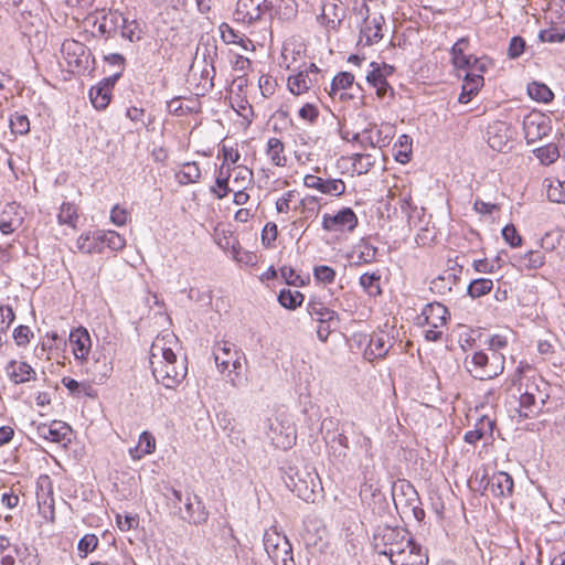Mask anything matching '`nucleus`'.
<instances>
[{"mask_svg": "<svg viewBox=\"0 0 565 565\" xmlns=\"http://www.w3.org/2000/svg\"><path fill=\"white\" fill-rule=\"evenodd\" d=\"M157 339L150 350V364L157 383L166 388H175L186 376L185 360H178L172 349Z\"/></svg>", "mask_w": 565, "mask_h": 565, "instance_id": "1", "label": "nucleus"}, {"mask_svg": "<svg viewBox=\"0 0 565 565\" xmlns=\"http://www.w3.org/2000/svg\"><path fill=\"white\" fill-rule=\"evenodd\" d=\"M282 479L287 488L296 493L298 498L306 502H315L319 477L313 468L301 461L289 463L284 469Z\"/></svg>", "mask_w": 565, "mask_h": 565, "instance_id": "2", "label": "nucleus"}, {"mask_svg": "<svg viewBox=\"0 0 565 565\" xmlns=\"http://www.w3.org/2000/svg\"><path fill=\"white\" fill-rule=\"evenodd\" d=\"M467 371L477 380L487 381L497 377L504 370V355L500 352H475L470 359H466Z\"/></svg>", "mask_w": 565, "mask_h": 565, "instance_id": "3", "label": "nucleus"}, {"mask_svg": "<svg viewBox=\"0 0 565 565\" xmlns=\"http://www.w3.org/2000/svg\"><path fill=\"white\" fill-rule=\"evenodd\" d=\"M352 339L359 348L365 345L363 356L370 362L385 358L394 345V338L385 331L373 332L372 334L355 333Z\"/></svg>", "mask_w": 565, "mask_h": 565, "instance_id": "4", "label": "nucleus"}, {"mask_svg": "<svg viewBox=\"0 0 565 565\" xmlns=\"http://www.w3.org/2000/svg\"><path fill=\"white\" fill-rule=\"evenodd\" d=\"M449 318V311L446 306L440 302L428 303L424 307L422 315L419 316V323L429 327L425 331V338L428 341H438L443 335L440 330L445 327L447 319Z\"/></svg>", "mask_w": 565, "mask_h": 565, "instance_id": "5", "label": "nucleus"}, {"mask_svg": "<svg viewBox=\"0 0 565 565\" xmlns=\"http://www.w3.org/2000/svg\"><path fill=\"white\" fill-rule=\"evenodd\" d=\"M264 547L275 565H294L292 548L286 536L266 532Z\"/></svg>", "mask_w": 565, "mask_h": 565, "instance_id": "6", "label": "nucleus"}, {"mask_svg": "<svg viewBox=\"0 0 565 565\" xmlns=\"http://www.w3.org/2000/svg\"><path fill=\"white\" fill-rule=\"evenodd\" d=\"M267 435L276 448L285 450L291 448L297 438L296 428L288 420L275 419L271 422Z\"/></svg>", "mask_w": 565, "mask_h": 565, "instance_id": "7", "label": "nucleus"}, {"mask_svg": "<svg viewBox=\"0 0 565 565\" xmlns=\"http://www.w3.org/2000/svg\"><path fill=\"white\" fill-rule=\"evenodd\" d=\"M322 228L328 232H352L358 226V216L351 207H343L337 214H323Z\"/></svg>", "mask_w": 565, "mask_h": 565, "instance_id": "8", "label": "nucleus"}, {"mask_svg": "<svg viewBox=\"0 0 565 565\" xmlns=\"http://www.w3.org/2000/svg\"><path fill=\"white\" fill-rule=\"evenodd\" d=\"M62 53L73 73L86 70L89 52L83 43L67 40L62 44Z\"/></svg>", "mask_w": 565, "mask_h": 565, "instance_id": "9", "label": "nucleus"}, {"mask_svg": "<svg viewBox=\"0 0 565 565\" xmlns=\"http://www.w3.org/2000/svg\"><path fill=\"white\" fill-rule=\"evenodd\" d=\"M523 130L526 142L534 143L551 132V119L541 113L530 114L523 120Z\"/></svg>", "mask_w": 565, "mask_h": 565, "instance_id": "10", "label": "nucleus"}, {"mask_svg": "<svg viewBox=\"0 0 565 565\" xmlns=\"http://www.w3.org/2000/svg\"><path fill=\"white\" fill-rule=\"evenodd\" d=\"M269 10H271V2L267 0H238L235 14L238 20L253 23Z\"/></svg>", "mask_w": 565, "mask_h": 565, "instance_id": "11", "label": "nucleus"}, {"mask_svg": "<svg viewBox=\"0 0 565 565\" xmlns=\"http://www.w3.org/2000/svg\"><path fill=\"white\" fill-rule=\"evenodd\" d=\"M180 518L190 524L200 525L207 521L209 511L200 497L188 492L184 499V513H180Z\"/></svg>", "mask_w": 565, "mask_h": 565, "instance_id": "12", "label": "nucleus"}, {"mask_svg": "<svg viewBox=\"0 0 565 565\" xmlns=\"http://www.w3.org/2000/svg\"><path fill=\"white\" fill-rule=\"evenodd\" d=\"M307 188L318 190L322 194L340 196L345 192V183L341 179H323L313 174L303 178Z\"/></svg>", "mask_w": 565, "mask_h": 565, "instance_id": "13", "label": "nucleus"}, {"mask_svg": "<svg viewBox=\"0 0 565 565\" xmlns=\"http://www.w3.org/2000/svg\"><path fill=\"white\" fill-rule=\"evenodd\" d=\"M117 81L118 75H109L89 89V98L96 109L102 110L109 105L111 90Z\"/></svg>", "mask_w": 565, "mask_h": 565, "instance_id": "14", "label": "nucleus"}, {"mask_svg": "<svg viewBox=\"0 0 565 565\" xmlns=\"http://www.w3.org/2000/svg\"><path fill=\"white\" fill-rule=\"evenodd\" d=\"M406 530L402 527L379 526L373 535V545L377 553H386L387 548L394 544L395 541L403 539Z\"/></svg>", "mask_w": 565, "mask_h": 565, "instance_id": "15", "label": "nucleus"}, {"mask_svg": "<svg viewBox=\"0 0 565 565\" xmlns=\"http://www.w3.org/2000/svg\"><path fill=\"white\" fill-rule=\"evenodd\" d=\"M488 145L495 151L502 152L510 141V128L504 121H494L487 129Z\"/></svg>", "mask_w": 565, "mask_h": 565, "instance_id": "16", "label": "nucleus"}, {"mask_svg": "<svg viewBox=\"0 0 565 565\" xmlns=\"http://www.w3.org/2000/svg\"><path fill=\"white\" fill-rule=\"evenodd\" d=\"M126 17L118 10H108L98 21V31L106 38L116 35L125 23Z\"/></svg>", "mask_w": 565, "mask_h": 565, "instance_id": "17", "label": "nucleus"}, {"mask_svg": "<svg viewBox=\"0 0 565 565\" xmlns=\"http://www.w3.org/2000/svg\"><path fill=\"white\" fill-rule=\"evenodd\" d=\"M70 343L72 345L75 359L84 360L87 358L90 350L92 340L88 331L85 328L79 327L73 330L70 333Z\"/></svg>", "mask_w": 565, "mask_h": 565, "instance_id": "18", "label": "nucleus"}, {"mask_svg": "<svg viewBox=\"0 0 565 565\" xmlns=\"http://www.w3.org/2000/svg\"><path fill=\"white\" fill-rule=\"evenodd\" d=\"M71 433V428L67 424L54 420L50 425L41 424L38 426V435L44 439L53 443H62L70 440L67 436Z\"/></svg>", "mask_w": 565, "mask_h": 565, "instance_id": "19", "label": "nucleus"}, {"mask_svg": "<svg viewBox=\"0 0 565 565\" xmlns=\"http://www.w3.org/2000/svg\"><path fill=\"white\" fill-rule=\"evenodd\" d=\"M513 486L512 477L507 472L499 471L489 479L487 489L495 497H507L512 494Z\"/></svg>", "mask_w": 565, "mask_h": 565, "instance_id": "20", "label": "nucleus"}, {"mask_svg": "<svg viewBox=\"0 0 565 565\" xmlns=\"http://www.w3.org/2000/svg\"><path fill=\"white\" fill-rule=\"evenodd\" d=\"M428 556L422 551L420 545L414 541L405 548L397 558H393L392 565H427Z\"/></svg>", "mask_w": 565, "mask_h": 565, "instance_id": "21", "label": "nucleus"}, {"mask_svg": "<svg viewBox=\"0 0 565 565\" xmlns=\"http://www.w3.org/2000/svg\"><path fill=\"white\" fill-rule=\"evenodd\" d=\"M113 365L105 354L94 356L93 361L86 367V372L96 383H104L110 375Z\"/></svg>", "mask_w": 565, "mask_h": 565, "instance_id": "22", "label": "nucleus"}, {"mask_svg": "<svg viewBox=\"0 0 565 565\" xmlns=\"http://www.w3.org/2000/svg\"><path fill=\"white\" fill-rule=\"evenodd\" d=\"M383 17H367L364 20V24L361 28L360 36L361 40L365 39L366 45H373L377 43L382 38V24H383Z\"/></svg>", "mask_w": 565, "mask_h": 565, "instance_id": "23", "label": "nucleus"}, {"mask_svg": "<svg viewBox=\"0 0 565 565\" xmlns=\"http://www.w3.org/2000/svg\"><path fill=\"white\" fill-rule=\"evenodd\" d=\"M6 372L9 379L15 384H21L34 379L35 372L26 362H17L11 360L7 366Z\"/></svg>", "mask_w": 565, "mask_h": 565, "instance_id": "24", "label": "nucleus"}, {"mask_svg": "<svg viewBox=\"0 0 565 565\" xmlns=\"http://www.w3.org/2000/svg\"><path fill=\"white\" fill-rule=\"evenodd\" d=\"M307 311L318 322H339L338 313L320 300L311 299L308 302Z\"/></svg>", "mask_w": 565, "mask_h": 565, "instance_id": "25", "label": "nucleus"}, {"mask_svg": "<svg viewBox=\"0 0 565 565\" xmlns=\"http://www.w3.org/2000/svg\"><path fill=\"white\" fill-rule=\"evenodd\" d=\"M543 405H541L537 396L531 393H521L519 397V408L516 412L519 416L522 418H531L539 414L542 409Z\"/></svg>", "mask_w": 565, "mask_h": 565, "instance_id": "26", "label": "nucleus"}, {"mask_svg": "<svg viewBox=\"0 0 565 565\" xmlns=\"http://www.w3.org/2000/svg\"><path fill=\"white\" fill-rule=\"evenodd\" d=\"M458 281L459 277L456 273L445 270L438 277L431 280L430 289L439 295H446L452 290Z\"/></svg>", "mask_w": 565, "mask_h": 565, "instance_id": "27", "label": "nucleus"}, {"mask_svg": "<svg viewBox=\"0 0 565 565\" xmlns=\"http://www.w3.org/2000/svg\"><path fill=\"white\" fill-rule=\"evenodd\" d=\"M344 18V9L335 3H329L323 7L321 14L322 23L328 28L335 30Z\"/></svg>", "mask_w": 565, "mask_h": 565, "instance_id": "28", "label": "nucleus"}, {"mask_svg": "<svg viewBox=\"0 0 565 565\" xmlns=\"http://www.w3.org/2000/svg\"><path fill=\"white\" fill-rule=\"evenodd\" d=\"M315 79L309 76L308 71H299L297 74L288 77V88L294 95H301L310 89Z\"/></svg>", "mask_w": 565, "mask_h": 565, "instance_id": "29", "label": "nucleus"}, {"mask_svg": "<svg viewBox=\"0 0 565 565\" xmlns=\"http://www.w3.org/2000/svg\"><path fill=\"white\" fill-rule=\"evenodd\" d=\"M266 154L269 157L270 162L276 167H285L287 157L285 156V145L278 138H269L266 147Z\"/></svg>", "mask_w": 565, "mask_h": 565, "instance_id": "30", "label": "nucleus"}, {"mask_svg": "<svg viewBox=\"0 0 565 565\" xmlns=\"http://www.w3.org/2000/svg\"><path fill=\"white\" fill-rule=\"evenodd\" d=\"M371 65L374 66V68L366 75V81L376 88V95L380 98H384L388 90L393 93V88L387 83L380 67L375 63Z\"/></svg>", "mask_w": 565, "mask_h": 565, "instance_id": "31", "label": "nucleus"}, {"mask_svg": "<svg viewBox=\"0 0 565 565\" xmlns=\"http://www.w3.org/2000/svg\"><path fill=\"white\" fill-rule=\"evenodd\" d=\"M95 241L106 244L111 250H120L126 245V239L115 231H94Z\"/></svg>", "mask_w": 565, "mask_h": 565, "instance_id": "32", "label": "nucleus"}, {"mask_svg": "<svg viewBox=\"0 0 565 565\" xmlns=\"http://www.w3.org/2000/svg\"><path fill=\"white\" fill-rule=\"evenodd\" d=\"M201 178V170L196 162H185L182 169L175 173V179L181 185L198 182Z\"/></svg>", "mask_w": 565, "mask_h": 565, "instance_id": "33", "label": "nucleus"}, {"mask_svg": "<svg viewBox=\"0 0 565 565\" xmlns=\"http://www.w3.org/2000/svg\"><path fill=\"white\" fill-rule=\"evenodd\" d=\"M468 44V39L461 38L452 45L450 54L455 67L469 66V61L472 60V56L465 54V50L467 49Z\"/></svg>", "mask_w": 565, "mask_h": 565, "instance_id": "34", "label": "nucleus"}, {"mask_svg": "<svg viewBox=\"0 0 565 565\" xmlns=\"http://www.w3.org/2000/svg\"><path fill=\"white\" fill-rule=\"evenodd\" d=\"M230 179V168L225 169V164L223 163L217 172L215 184L216 186L211 188V192L217 199H224L232 190L228 186Z\"/></svg>", "mask_w": 565, "mask_h": 565, "instance_id": "35", "label": "nucleus"}, {"mask_svg": "<svg viewBox=\"0 0 565 565\" xmlns=\"http://www.w3.org/2000/svg\"><path fill=\"white\" fill-rule=\"evenodd\" d=\"M380 280L381 275L379 271L365 273L360 277V285L369 296L376 297L382 294Z\"/></svg>", "mask_w": 565, "mask_h": 565, "instance_id": "36", "label": "nucleus"}, {"mask_svg": "<svg viewBox=\"0 0 565 565\" xmlns=\"http://www.w3.org/2000/svg\"><path fill=\"white\" fill-rule=\"evenodd\" d=\"M493 288V281L489 278H477L473 279L467 288V294L472 298L477 299L489 294Z\"/></svg>", "mask_w": 565, "mask_h": 565, "instance_id": "37", "label": "nucleus"}, {"mask_svg": "<svg viewBox=\"0 0 565 565\" xmlns=\"http://www.w3.org/2000/svg\"><path fill=\"white\" fill-rule=\"evenodd\" d=\"M305 299V296L298 290L281 289L278 295L279 303L287 309L294 310L299 307Z\"/></svg>", "mask_w": 565, "mask_h": 565, "instance_id": "38", "label": "nucleus"}, {"mask_svg": "<svg viewBox=\"0 0 565 565\" xmlns=\"http://www.w3.org/2000/svg\"><path fill=\"white\" fill-rule=\"evenodd\" d=\"M330 449L332 456L339 460H343L348 456L349 439L343 433L334 435L330 440Z\"/></svg>", "mask_w": 565, "mask_h": 565, "instance_id": "39", "label": "nucleus"}, {"mask_svg": "<svg viewBox=\"0 0 565 565\" xmlns=\"http://www.w3.org/2000/svg\"><path fill=\"white\" fill-rule=\"evenodd\" d=\"M535 157L545 166L554 163L559 158V150L555 143H548L533 150Z\"/></svg>", "mask_w": 565, "mask_h": 565, "instance_id": "40", "label": "nucleus"}, {"mask_svg": "<svg viewBox=\"0 0 565 565\" xmlns=\"http://www.w3.org/2000/svg\"><path fill=\"white\" fill-rule=\"evenodd\" d=\"M527 93L532 99L542 103H550L554 97L553 92L545 84L536 82L529 84Z\"/></svg>", "mask_w": 565, "mask_h": 565, "instance_id": "41", "label": "nucleus"}, {"mask_svg": "<svg viewBox=\"0 0 565 565\" xmlns=\"http://www.w3.org/2000/svg\"><path fill=\"white\" fill-rule=\"evenodd\" d=\"M77 248L86 254L100 250V242L95 241L94 232L82 234L76 241Z\"/></svg>", "mask_w": 565, "mask_h": 565, "instance_id": "42", "label": "nucleus"}, {"mask_svg": "<svg viewBox=\"0 0 565 565\" xmlns=\"http://www.w3.org/2000/svg\"><path fill=\"white\" fill-rule=\"evenodd\" d=\"M377 254V247L370 244L367 241L362 239L358 245V262L356 264L372 263Z\"/></svg>", "mask_w": 565, "mask_h": 565, "instance_id": "43", "label": "nucleus"}, {"mask_svg": "<svg viewBox=\"0 0 565 565\" xmlns=\"http://www.w3.org/2000/svg\"><path fill=\"white\" fill-rule=\"evenodd\" d=\"M118 33L130 42H136L141 39V29L139 28V23L136 20H128V18L125 19V23Z\"/></svg>", "mask_w": 565, "mask_h": 565, "instance_id": "44", "label": "nucleus"}, {"mask_svg": "<svg viewBox=\"0 0 565 565\" xmlns=\"http://www.w3.org/2000/svg\"><path fill=\"white\" fill-rule=\"evenodd\" d=\"M354 75L349 72H340L337 74L331 83L330 95L334 96L339 90L347 89L352 86Z\"/></svg>", "mask_w": 565, "mask_h": 565, "instance_id": "45", "label": "nucleus"}, {"mask_svg": "<svg viewBox=\"0 0 565 565\" xmlns=\"http://www.w3.org/2000/svg\"><path fill=\"white\" fill-rule=\"evenodd\" d=\"M413 539L408 531L406 530L405 535H403V539L395 541L394 544L387 548L386 553H382V555L388 556L391 563L393 564V558H397L398 555L402 554L405 548L409 547Z\"/></svg>", "mask_w": 565, "mask_h": 565, "instance_id": "46", "label": "nucleus"}, {"mask_svg": "<svg viewBox=\"0 0 565 565\" xmlns=\"http://www.w3.org/2000/svg\"><path fill=\"white\" fill-rule=\"evenodd\" d=\"M10 129L15 135H26L30 131V121L28 116L20 113L11 115Z\"/></svg>", "mask_w": 565, "mask_h": 565, "instance_id": "47", "label": "nucleus"}, {"mask_svg": "<svg viewBox=\"0 0 565 565\" xmlns=\"http://www.w3.org/2000/svg\"><path fill=\"white\" fill-rule=\"evenodd\" d=\"M521 263L527 269H537L545 264V255L540 250H529L521 257Z\"/></svg>", "mask_w": 565, "mask_h": 565, "instance_id": "48", "label": "nucleus"}, {"mask_svg": "<svg viewBox=\"0 0 565 565\" xmlns=\"http://www.w3.org/2000/svg\"><path fill=\"white\" fill-rule=\"evenodd\" d=\"M99 540L93 534H85L77 544L78 555L82 558H85L88 553L94 552L98 546Z\"/></svg>", "mask_w": 565, "mask_h": 565, "instance_id": "49", "label": "nucleus"}, {"mask_svg": "<svg viewBox=\"0 0 565 565\" xmlns=\"http://www.w3.org/2000/svg\"><path fill=\"white\" fill-rule=\"evenodd\" d=\"M546 195L551 202L565 204V181L555 180L551 182Z\"/></svg>", "mask_w": 565, "mask_h": 565, "instance_id": "50", "label": "nucleus"}, {"mask_svg": "<svg viewBox=\"0 0 565 565\" xmlns=\"http://www.w3.org/2000/svg\"><path fill=\"white\" fill-rule=\"evenodd\" d=\"M57 218L61 224H67L71 226H75V222L77 220L76 206L70 202L63 203L60 209Z\"/></svg>", "mask_w": 565, "mask_h": 565, "instance_id": "51", "label": "nucleus"}, {"mask_svg": "<svg viewBox=\"0 0 565 565\" xmlns=\"http://www.w3.org/2000/svg\"><path fill=\"white\" fill-rule=\"evenodd\" d=\"M399 150L395 152V159L401 163L409 161L412 153V138L407 135H402L398 138Z\"/></svg>", "mask_w": 565, "mask_h": 565, "instance_id": "52", "label": "nucleus"}, {"mask_svg": "<svg viewBox=\"0 0 565 565\" xmlns=\"http://www.w3.org/2000/svg\"><path fill=\"white\" fill-rule=\"evenodd\" d=\"M407 490L409 491L412 497L407 500L406 508H409V511L412 512L415 520L420 522L425 518V511L420 507L415 504L419 501L417 492L409 484H407Z\"/></svg>", "mask_w": 565, "mask_h": 565, "instance_id": "53", "label": "nucleus"}, {"mask_svg": "<svg viewBox=\"0 0 565 565\" xmlns=\"http://www.w3.org/2000/svg\"><path fill=\"white\" fill-rule=\"evenodd\" d=\"M214 360L221 372L228 370L230 365L233 366V370H238L242 366L239 352L232 359H225V356H221L220 352L215 351Z\"/></svg>", "mask_w": 565, "mask_h": 565, "instance_id": "54", "label": "nucleus"}, {"mask_svg": "<svg viewBox=\"0 0 565 565\" xmlns=\"http://www.w3.org/2000/svg\"><path fill=\"white\" fill-rule=\"evenodd\" d=\"M313 277L319 282L332 284L335 279V271L329 266L320 265L313 268Z\"/></svg>", "mask_w": 565, "mask_h": 565, "instance_id": "55", "label": "nucleus"}, {"mask_svg": "<svg viewBox=\"0 0 565 565\" xmlns=\"http://www.w3.org/2000/svg\"><path fill=\"white\" fill-rule=\"evenodd\" d=\"M156 448V439L154 437L148 433L143 431L139 437L138 446L135 448L136 451H141L143 455H148L154 451Z\"/></svg>", "mask_w": 565, "mask_h": 565, "instance_id": "56", "label": "nucleus"}, {"mask_svg": "<svg viewBox=\"0 0 565 565\" xmlns=\"http://www.w3.org/2000/svg\"><path fill=\"white\" fill-rule=\"evenodd\" d=\"M104 61L113 66L115 68L114 73L111 75H118V79L122 75V72L125 70V57L121 54L118 53H111L106 56H104Z\"/></svg>", "mask_w": 565, "mask_h": 565, "instance_id": "57", "label": "nucleus"}, {"mask_svg": "<svg viewBox=\"0 0 565 565\" xmlns=\"http://www.w3.org/2000/svg\"><path fill=\"white\" fill-rule=\"evenodd\" d=\"M502 236L511 247H519L522 244V237L513 224H509L503 227Z\"/></svg>", "mask_w": 565, "mask_h": 565, "instance_id": "58", "label": "nucleus"}, {"mask_svg": "<svg viewBox=\"0 0 565 565\" xmlns=\"http://www.w3.org/2000/svg\"><path fill=\"white\" fill-rule=\"evenodd\" d=\"M299 117L313 125L319 118V109L316 105L307 103L299 109Z\"/></svg>", "mask_w": 565, "mask_h": 565, "instance_id": "59", "label": "nucleus"}, {"mask_svg": "<svg viewBox=\"0 0 565 565\" xmlns=\"http://www.w3.org/2000/svg\"><path fill=\"white\" fill-rule=\"evenodd\" d=\"M525 46L526 44L523 38L513 36L509 43L508 56L513 60L520 57L521 54L524 52Z\"/></svg>", "mask_w": 565, "mask_h": 565, "instance_id": "60", "label": "nucleus"}, {"mask_svg": "<svg viewBox=\"0 0 565 565\" xmlns=\"http://www.w3.org/2000/svg\"><path fill=\"white\" fill-rule=\"evenodd\" d=\"M374 162L370 154L358 153L353 158V167L358 170L359 174L366 173Z\"/></svg>", "mask_w": 565, "mask_h": 565, "instance_id": "61", "label": "nucleus"}, {"mask_svg": "<svg viewBox=\"0 0 565 565\" xmlns=\"http://www.w3.org/2000/svg\"><path fill=\"white\" fill-rule=\"evenodd\" d=\"M32 331L28 326H19L13 330V339L19 347H24L30 342Z\"/></svg>", "mask_w": 565, "mask_h": 565, "instance_id": "62", "label": "nucleus"}, {"mask_svg": "<svg viewBox=\"0 0 565 565\" xmlns=\"http://www.w3.org/2000/svg\"><path fill=\"white\" fill-rule=\"evenodd\" d=\"M258 84L264 97H269L275 93L276 81L271 76L262 75Z\"/></svg>", "mask_w": 565, "mask_h": 565, "instance_id": "63", "label": "nucleus"}, {"mask_svg": "<svg viewBox=\"0 0 565 565\" xmlns=\"http://www.w3.org/2000/svg\"><path fill=\"white\" fill-rule=\"evenodd\" d=\"M128 211L118 204L115 205L110 211V221L117 226H122L127 223Z\"/></svg>", "mask_w": 565, "mask_h": 565, "instance_id": "64", "label": "nucleus"}]
</instances>
